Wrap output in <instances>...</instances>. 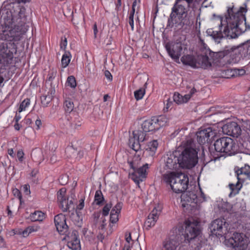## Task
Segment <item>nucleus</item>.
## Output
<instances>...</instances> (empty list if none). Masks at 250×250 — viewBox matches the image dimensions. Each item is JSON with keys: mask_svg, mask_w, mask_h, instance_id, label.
Here are the masks:
<instances>
[{"mask_svg": "<svg viewBox=\"0 0 250 250\" xmlns=\"http://www.w3.org/2000/svg\"><path fill=\"white\" fill-rule=\"evenodd\" d=\"M158 145L157 141L153 140L148 144L147 147L146 148V150L149 151L150 152V154L153 155L157 150Z\"/></svg>", "mask_w": 250, "mask_h": 250, "instance_id": "obj_34", "label": "nucleus"}, {"mask_svg": "<svg viewBox=\"0 0 250 250\" xmlns=\"http://www.w3.org/2000/svg\"><path fill=\"white\" fill-rule=\"evenodd\" d=\"M112 207L111 204H106L104 205L102 210V215L104 216L108 215L109 211Z\"/></svg>", "mask_w": 250, "mask_h": 250, "instance_id": "obj_45", "label": "nucleus"}, {"mask_svg": "<svg viewBox=\"0 0 250 250\" xmlns=\"http://www.w3.org/2000/svg\"><path fill=\"white\" fill-rule=\"evenodd\" d=\"M33 161L40 164L43 160V154L41 150L39 149L33 150L31 154Z\"/></svg>", "mask_w": 250, "mask_h": 250, "instance_id": "obj_30", "label": "nucleus"}, {"mask_svg": "<svg viewBox=\"0 0 250 250\" xmlns=\"http://www.w3.org/2000/svg\"><path fill=\"white\" fill-rule=\"evenodd\" d=\"M66 217L62 213L54 217V223L57 231L61 235H67L68 232V226L66 223Z\"/></svg>", "mask_w": 250, "mask_h": 250, "instance_id": "obj_16", "label": "nucleus"}, {"mask_svg": "<svg viewBox=\"0 0 250 250\" xmlns=\"http://www.w3.org/2000/svg\"><path fill=\"white\" fill-rule=\"evenodd\" d=\"M59 182L61 185H65L68 182V176L66 174L61 175L59 178Z\"/></svg>", "mask_w": 250, "mask_h": 250, "instance_id": "obj_46", "label": "nucleus"}, {"mask_svg": "<svg viewBox=\"0 0 250 250\" xmlns=\"http://www.w3.org/2000/svg\"><path fill=\"white\" fill-rule=\"evenodd\" d=\"M57 70L54 69L50 70L49 72L47 80L48 81H52L56 76Z\"/></svg>", "mask_w": 250, "mask_h": 250, "instance_id": "obj_47", "label": "nucleus"}, {"mask_svg": "<svg viewBox=\"0 0 250 250\" xmlns=\"http://www.w3.org/2000/svg\"><path fill=\"white\" fill-rule=\"evenodd\" d=\"M94 201L97 205L101 206L103 204L104 198L101 190H98L96 191Z\"/></svg>", "mask_w": 250, "mask_h": 250, "instance_id": "obj_33", "label": "nucleus"}, {"mask_svg": "<svg viewBox=\"0 0 250 250\" xmlns=\"http://www.w3.org/2000/svg\"><path fill=\"white\" fill-rule=\"evenodd\" d=\"M66 128L70 132L74 131L81 125V122L79 118L76 117H68L65 121Z\"/></svg>", "mask_w": 250, "mask_h": 250, "instance_id": "obj_25", "label": "nucleus"}, {"mask_svg": "<svg viewBox=\"0 0 250 250\" xmlns=\"http://www.w3.org/2000/svg\"><path fill=\"white\" fill-rule=\"evenodd\" d=\"M196 199L197 196L193 191L183 193L181 195L182 207L186 208V209L190 208L191 207H194V205H191V204H195Z\"/></svg>", "mask_w": 250, "mask_h": 250, "instance_id": "obj_22", "label": "nucleus"}, {"mask_svg": "<svg viewBox=\"0 0 250 250\" xmlns=\"http://www.w3.org/2000/svg\"><path fill=\"white\" fill-rule=\"evenodd\" d=\"M180 1H178V0H176L172 8V13L170 14L168 22L170 21V20H172L173 17H176L175 14H173V13H174L176 15L179 16V19L180 20L179 24L181 26H189L191 24V22L189 18L187 16V11L185 6L182 4H179Z\"/></svg>", "mask_w": 250, "mask_h": 250, "instance_id": "obj_9", "label": "nucleus"}, {"mask_svg": "<svg viewBox=\"0 0 250 250\" xmlns=\"http://www.w3.org/2000/svg\"><path fill=\"white\" fill-rule=\"evenodd\" d=\"M178 155V151H176L170 155H167L165 160V169L173 170L181 167Z\"/></svg>", "mask_w": 250, "mask_h": 250, "instance_id": "obj_21", "label": "nucleus"}, {"mask_svg": "<svg viewBox=\"0 0 250 250\" xmlns=\"http://www.w3.org/2000/svg\"><path fill=\"white\" fill-rule=\"evenodd\" d=\"M26 9L15 3L3 4L0 10V29L2 40L11 41L14 39L12 28L13 26L19 29L23 26L27 21Z\"/></svg>", "mask_w": 250, "mask_h": 250, "instance_id": "obj_2", "label": "nucleus"}, {"mask_svg": "<svg viewBox=\"0 0 250 250\" xmlns=\"http://www.w3.org/2000/svg\"><path fill=\"white\" fill-rule=\"evenodd\" d=\"M30 102L29 99L27 98L24 99L20 104L19 108V112H21L23 110H24L30 104Z\"/></svg>", "mask_w": 250, "mask_h": 250, "instance_id": "obj_42", "label": "nucleus"}, {"mask_svg": "<svg viewBox=\"0 0 250 250\" xmlns=\"http://www.w3.org/2000/svg\"><path fill=\"white\" fill-rule=\"evenodd\" d=\"M156 122L157 125H158L159 129L165 125H166L168 122V119L166 116H159L158 117L155 116Z\"/></svg>", "mask_w": 250, "mask_h": 250, "instance_id": "obj_32", "label": "nucleus"}, {"mask_svg": "<svg viewBox=\"0 0 250 250\" xmlns=\"http://www.w3.org/2000/svg\"><path fill=\"white\" fill-rule=\"evenodd\" d=\"M197 92V90L194 87L191 88L189 93L185 95L186 100L188 101L190 98Z\"/></svg>", "mask_w": 250, "mask_h": 250, "instance_id": "obj_49", "label": "nucleus"}, {"mask_svg": "<svg viewBox=\"0 0 250 250\" xmlns=\"http://www.w3.org/2000/svg\"><path fill=\"white\" fill-rule=\"evenodd\" d=\"M24 153L22 150H19L17 152V157L19 159V160L21 162L22 161V159L23 157Z\"/></svg>", "mask_w": 250, "mask_h": 250, "instance_id": "obj_56", "label": "nucleus"}, {"mask_svg": "<svg viewBox=\"0 0 250 250\" xmlns=\"http://www.w3.org/2000/svg\"><path fill=\"white\" fill-rule=\"evenodd\" d=\"M228 225L224 218H218L212 222L210 229L213 234L222 236L228 232Z\"/></svg>", "mask_w": 250, "mask_h": 250, "instance_id": "obj_12", "label": "nucleus"}, {"mask_svg": "<svg viewBox=\"0 0 250 250\" xmlns=\"http://www.w3.org/2000/svg\"><path fill=\"white\" fill-rule=\"evenodd\" d=\"M167 105L166 106L164 107V112H167L168 111V108L170 107V106L172 105V101L170 100V98H168L167 100Z\"/></svg>", "mask_w": 250, "mask_h": 250, "instance_id": "obj_54", "label": "nucleus"}, {"mask_svg": "<svg viewBox=\"0 0 250 250\" xmlns=\"http://www.w3.org/2000/svg\"><path fill=\"white\" fill-rule=\"evenodd\" d=\"M199 233L200 230L197 223L191 222L188 220L185 221V230L184 234L185 240L190 242L194 240Z\"/></svg>", "mask_w": 250, "mask_h": 250, "instance_id": "obj_14", "label": "nucleus"}, {"mask_svg": "<svg viewBox=\"0 0 250 250\" xmlns=\"http://www.w3.org/2000/svg\"><path fill=\"white\" fill-rule=\"evenodd\" d=\"M181 61L184 64L188 65L193 68H196V58L192 55H184L181 58Z\"/></svg>", "mask_w": 250, "mask_h": 250, "instance_id": "obj_28", "label": "nucleus"}, {"mask_svg": "<svg viewBox=\"0 0 250 250\" xmlns=\"http://www.w3.org/2000/svg\"><path fill=\"white\" fill-rule=\"evenodd\" d=\"M141 3V0H134L132 7H135L136 8V15L138 14L139 8H140V4Z\"/></svg>", "mask_w": 250, "mask_h": 250, "instance_id": "obj_50", "label": "nucleus"}, {"mask_svg": "<svg viewBox=\"0 0 250 250\" xmlns=\"http://www.w3.org/2000/svg\"><path fill=\"white\" fill-rule=\"evenodd\" d=\"M161 212V209H158L155 207L147 216V218L145 222V225L147 229L154 226L158 219L159 215Z\"/></svg>", "mask_w": 250, "mask_h": 250, "instance_id": "obj_23", "label": "nucleus"}, {"mask_svg": "<svg viewBox=\"0 0 250 250\" xmlns=\"http://www.w3.org/2000/svg\"><path fill=\"white\" fill-rule=\"evenodd\" d=\"M229 241L235 250H245L248 246L247 237L242 233L234 232Z\"/></svg>", "mask_w": 250, "mask_h": 250, "instance_id": "obj_13", "label": "nucleus"}, {"mask_svg": "<svg viewBox=\"0 0 250 250\" xmlns=\"http://www.w3.org/2000/svg\"><path fill=\"white\" fill-rule=\"evenodd\" d=\"M45 218V214L41 211H35L30 215V219L33 222L42 221Z\"/></svg>", "mask_w": 250, "mask_h": 250, "instance_id": "obj_29", "label": "nucleus"}, {"mask_svg": "<svg viewBox=\"0 0 250 250\" xmlns=\"http://www.w3.org/2000/svg\"><path fill=\"white\" fill-rule=\"evenodd\" d=\"M227 53L226 51H220L214 52L211 51L209 49L206 50L205 55H199L196 58V68H202L206 69L210 67L211 65L210 61H214L218 58H222Z\"/></svg>", "mask_w": 250, "mask_h": 250, "instance_id": "obj_8", "label": "nucleus"}, {"mask_svg": "<svg viewBox=\"0 0 250 250\" xmlns=\"http://www.w3.org/2000/svg\"><path fill=\"white\" fill-rule=\"evenodd\" d=\"M146 83L144 84V87H142L134 92V97L138 101L143 98L146 92L145 87H146Z\"/></svg>", "mask_w": 250, "mask_h": 250, "instance_id": "obj_38", "label": "nucleus"}, {"mask_svg": "<svg viewBox=\"0 0 250 250\" xmlns=\"http://www.w3.org/2000/svg\"><path fill=\"white\" fill-rule=\"evenodd\" d=\"M11 41L0 43V75L4 73L12 63L13 52L16 51V48L15 44Z\"/></svg>", "mask_w": 250, "mask_h": 250, "instance_id": "obj_6", "label": "nucleus"}, {"mask_svg": "<svg viewBox=\"0 0 250 250\" xmlns=\"http://www.w3.org/2000/svg\"><path fill=\"white\" fill-rule=\"evenodd\" d=\"M52 99V96L49 94L47 95H43L41 97V103L44 107L47 106Z\"/></svg>", "mask_w": 250, "mask_h": 250, "instance_id": "obj_39", "label": "nucleus"}, {"mask_svg": "<svg viewBox=\"0 0 250 250\" xmlns=\"http://www.w3.org/2000/svg\"><path fill=\"white\" fill-rule=\"evenodd\" d=\"M66 189L64 188H62L57 192L58 201L62 200L66 198L65 196Z\"/></svg>", "mask_w": 250, "mask_h": 250, "instance_id": "obj_44", "label": "nucleus"}, {"mask_svg": "<svg viewBox=\"0 0 250 250\" xmlns=\"http://www.w3.org/2000/svg\"><path fill=\"white\" fill-rule=\"evenodd\" d=\"M133 137H130L128 145L131 148L137 152L143 147V143L146 140V132L141 130L133 131Z\"/></svg>", "mask_w": 250, "mask_h": 250, "instance_id": "obj_11", "label": "nucleus"}, {"mask_svg": "<svg viewBox=\"0 0 250 250\" xmlns=\"http://www.w3.org/2000/svg\"><path fill=\"white\" fill-rule=\"evenodd\" d=\"M246 12V8L243 7H240L239 9L234 6L229 8L225 15L227 25L223 32L221 30L214 31L210 28L207 30V34L217 43H220L221 40L225 38L229 39L237 38L247 30H250V25L246 22L245 15Z\"/></svg>", "mask_w": 250, "mask_h": 250, "instance_id": "obj_1", "label": "nucleus"}, {"mask_svg": "<svg viewBox=\"0 0 250 250\" xmlns=\"http://www.w3.org/2000/svg\"><path fill=\"white\" fill-rule=\"evenodd\" d=\"M84 197L81 198L79 201V205L77 206L76 213L78 216L79 215V212L77 211V210H82L84 206Z\"/></svg>", "mask_w": 250, "mask_h": 250, "instance_id": "obj_48", "label": "nucleus"}, {"mask_svg": "<svg viewBox=\"0 0 250 250\" xmlns=\"http://www.w3.org/2000/svg\"><path fill=\"white\" fill-rule=\"evenodd\" d=\"M67 44V39L65 37H64V39L63 38H62V41L60 43V47L62 49L65 50Z\"/></svg>", "mask_w": 250, "mask_h": 250, "instance_id": "obj_52", "label": "nucleus"}, {"mask_svg": "<svg viewBox=\"0 0 250 250\" xmlns=\"http://www.w3.org/2000/svg\"><path fill=\"white\" fill-rule=\"evenodd\" d=\"M23 190H24V192L26 194H30V191L29 190V185H24L23 187Z\"/></svg>", "mask_w": 250, "mask_h": 250, "instance_id": "obj_60", "label": "nucleus"}, {"mask_svg": "<svg viewBox=\"0 0 250 250\" xmlns=\"http://www.w3.org/2000/svg\"><path fill=\"white\" fill-rule=\"evenodd\" d=\"M58 202L60 203V207L62 208V211H67L69 208L70 206L73 204L72 200H68V198H65L62 200H59Z\"/></svg>", "mask_w": 250, "mask_h": 250, "instance_id": "obj_31", "label": "nucleus"}, {"mask_svg": "<svg viewBox=\"0 0 250 250\" xmlns=\"http://www.w3.org/2000/svg\"><path fill=\"white\" fill-rule=\"evenodd\" d=\"M246 47L247 49H245V47H239L237 48H234V49H232V48H231L230 50L225 49L223 51H227V53H226V54L223 57V58L225 57L226 56H227L228 55H229L230 59L229 60H228V62L229 63H237L240 61L241 58L242 57V55L241 54V51L242 49L244 50L247 49V55H249L250 56V44L248 47L246 45Z\"/></svg>", "mask_w": 250, "mask_h": 250, "instance_id": "obj_15", "label": "nucleus"}, {"mask_svg": "<svg viewBox=\"0 0 250 250\" xmlns=\"http://www.w3.org/2000/svg\"><path fill=\"white\" fill-rule=\"evenodd\" d=\"M122 207L123 203L119 202L111 209L110 215V221L111 223L114 224L118 221V216L121 212Z\"/></svg>", "mask_w": 250, "mask_h": 250, "instance_id": "obj_27", "label": "nucleus"}, {"mask_svg": "<svg viewBox=\"0 0 250 250\" xmlns=\"http://www.w3.org/2000/svg\"><path fill=\"white\" fill-rule=\"evenodd\" d=\"M71 58V55L70 52H65L62 55L61 60L62 66L63 68H65L68 65L70 62Z\"/></svg>", "mask_w": 250, "mask_h": 250, "instance_id": "obj_35", "label": "nucleus"}, {"mask_svg": "<svg viewBox=\"0 0 250 250\" xmlns=\"http://www.w3.org/2000/svg\"><path fill=\"white\" fill-rule=\"evenodd\" d=\"M223 208L224 209V211L229 212L231 211L232 207L231 204L229 203H226L223 205Z\"/></svg>", "mask_w": 250, "mask_h": 250, "instance_id": "obj_53", "label": "nucleus"}, {"mask_svg": "<svg viewBox=\"0 0 250 250\" xmlns=\"http://www.w3.org/2000/svg\"><path fill=\"white\" fill-rule=\"evenodd\" d=\"M27 229L29 233H31V232L34 231H36L37 230V228H35L34 227H28L27 228Z\"/></svg>", "mask_w": 250, "mask_h": 250, "instance_id": "obj_62", "label": "nucleus"}, {"mask_svg": "<svg viewBox=\"0 0 250 250\" xmlns=\"http://www.w3.org/2000/svg\"><path fill=\"white\" fill-rule=\"evenodd\" d=\"M101 215V212L97 211L94 212L92 215L93 217L94 222L95 224H97L98 222V219H99Z\"/></svg>", "mask_w": 250, "mask_h": 250, "instance_id": "obj_51", "label": "nucleus"}, {"mask_svg": "<svg viewBox=\"0 0 250 250\" xmlns=\"http://www.w3.org/2000/svg\"><path fill=\"white\" fill-rule=\"evenodd\" d=\"M68 85L71 88H74L77 85L75 78L73 76L68 77L66 81Z\"/></svg>", "mask_w": 250, "mask_h": 250, "instance_id": "obj_43", "label": "nucleus"}, {"mask_svg": "<svg viewBox=\"0 0 250 250\" xmlns=\"http://www.w3.org/2000/svg\"><path fill=\"white\" fill-rule=\"evenodd\" d=\"M57 161V157L55 154H53L50 159V162L52 164H54Z\"/></svg>", "mask_w": 250, "mask_h": 250, "instance_id": "obj_57", "label": "nucleus"}, {"mask_svg": "<svg viewBox=\"0 0 250 250\" xmlns=\"http://www.w3.org/2000/svg\"><path fill=\"white\" fill-rule=\"evenodd\" d=\"M101 219H102V223L101 224V225H100L99 228L101 229H104V227H105V226L106 225V224L105 223L106 220H105V219L104 217H102Z\"/></svg>", "mask_w": 250, "mask_h": 250, "instance_id": "obj_58", "label": "nucleus"}, {"mask_svg": "<svg viewBox=\"0 0 250 250\" xmlns=\"http://www.w3.org/2000/svg\"><path fill=\"white\" fill-rule=\"evenodd\" d=\"M93 30H94V37L96 38V35H97V33H98V29H97V25L96 23H95L94 24Z\"/></svg>", "mask_w": 250, "mask_h": 250, "instance_id": "obj_64", "label": "nucleus"}, {"mask_svg": "<svg viewBox=\"0 0 250 250\" xmlns=\"http://www.w3.org/2000/svg\"><path fill=\"white\" fill-rule=\"evenodd\" d=\"M163 181L170 185L175 193L185 192L188 186V175L182 172H170L163 175Z\"/></svg>", "mask_w": 250, "mask_h": 250, "instance_id": "obj_4", "label": "nucleus"}, {"mask_svg": "<svg viewBox=\"0 0 250 250\" xmlns=\"http://www.w3.org/2000/svg\"><path fill=\"white\" fill-rule=\"evenodd\" d=\"M78 232L73 230L71 233H68L65 235L63 239L67 240V246L72 250H80L81 245L78 237Z\"/></svg>", "mask_w": 250, "mask_h": 250, "instance_id": "obj_20", "label": "nucleus"}, {"mask_svg": "<svg viewBox=\"0 0 250 250\" xmlns=\"http://www.w3.org/2000/svg\"><path fill=\"white\" fill-rule=\"evenodd\" d=\"M65 152L67 157L76 160H80L83 156V150L81 149L78 150L73 146H68L65 149Z\"/></svg>", "mask_w": 250, "mask_h": 250, "instance_id": "obj_24", "label": "nucleus"}, {"mask_svg": "<svg viewBox=\"0 0 250 250\" xmlns=\"http://www.w3.org/2000/svg\"><path fill=\"white\" fill-rule=\"evenodd\" d=\"M176 249L174 242L169 240L164 242L162 250H176Z\"/></svg>", "mask_w": 250, "mask_h": 250, "instance_id": "obj_40", "label": "nucleus"}, {"mask_svg": "<svg viewBox=\"0 0 250 250\" xmlns=\"http://www.w3.org/2000/svg\"><path fill=\"white\" fill-rule=\"evenodd\" d=\"M104 76L109 81L112 80V76L108 70H105L104 71Z\"/></svg>", "mask_w": 250, "mask_h": 250, "instance_id": "obj_55", "label": "nucleus"}, {"mask_svg": "<svg viewBox=\"0 0 250 250\" xmlns=\"http://www.w3.org/2000/svg\"><path fill=\"white\" fill-rule=\"evenodd\" d=\"M224 133L233 137H238L241 134V129L236 122H231L227 123L222 127Z\"/></svg>", "mask_w": 250, "mask_h": 250, "instance_id": "obj_19", "label": "nucleus"}, {"mask_svg": "<svg viewBox=\"0 0 250 250\" xmlns=\"http://www.w3.org/2000/svg\"><path fill=\"white\" fill-rule=\"evenodd\" d=\"M193 141L191 139L187 141L184 144V149L181 153L178 151V158L181 167L191 168L198 162L197 152L192 147Z\"/></svg>", "mask_w": 250, "mask_h": 250, "instance_id": "obj_5", "label": "nucleus"}, {"mask_svg": "<svg viewBox=\"0 0 250 250\" xmlns=\"http://www.w3.org/2000/svg\"><path fill=\"white\" fill-rule=\"evenodd\" d=\"M216 133L211 128L208 127L202 129L197 132V140L200 144L209 143L212 138L215 136Z\"/></svg>", "mask_w": 250, "mask_h": 250, "instance_id": "obj_17", "label": "nucleus"}, {"mask_svg": "<svg viewBox=\"0 0 250 250\" xmlns=\"http://www.w3.org/2000/svg\"><path fill=\"white\" fill-rule=\"evenodd\" d=\"M136 11V8L132 7L131 10L130 11L128 17V23L131 27L132 31L134 30V16Z\"/></svg>", "mask_w": 250, "mask_h": 250, "instance_id": "obj_41", "label": "nucleus"}, {"mask_svg": "<svg viewBox=\"0 0 250 250\" xmlns=\"http://www.w3.org/2000/svg\"><path fill=\"white\" fill-rule=\"evenodd\" d=\"M238 181L236 184H229V187L231 192L229 197H231L237 194L242 187V183L246 180H250V167L245 165L244 167L235 171Z\"/></svg>", "mask_w": 250, "mask_h": 250, "instance_id": "obj_7", "label": "nucleus"}, {"mask_svg": "<svg viewBox=\"0 0 250 250\" xmlns=\"http://www.w3.org/2000/svg\"><path fill=\"white\" fill-rule=\"evenodd\" d=\"M35 125L37 126L36 129H39L40 128V126L42 125V122L41 120L39 119H38L35 121Z\"/></svg>", "mask_w": 250, "mask_h": 250, "instance_id": "obj_61", "label": "nucleus"}, {"mask_svg": "<svg viewBox=\"0 0 250 250\" xmlns=\"http://www.w3.org/2000/svg\"><path fill=\"white\" fill-rule=\"evenodd\" d=\"M29 232L27 230V229L26 228L24 230L22 231L21 234L23 237H25L29 235Z\"/></svg>", "mask_w": 250, "mask_h": 250, "instance_id": "obj_63", "label": "nucleus"}, {"mask_svg": "<svg viewBox=\"0 0 250 250\" xmlns=\"http://www.w3.org/2000/svg\"><path fill=\"white\" fill-rule=\"evenodd\" d=\"M143 130L145 132L155 131L159 130L155 118L152 117L149 120L145 121L142 124Z\"/></svg>", "mask_w": 250, "mask_h": 250, "instance_id": "obj_26", "label": "nucleus"}, {"mask_svg": "<svg viewBox=\"0 0 250 250\" xmlns=\"http://www.w3.org/2000/svg\"><path fill=\"white\" fill-rule=\"evenodd\" d=\"M236 73L238 75H243L245 73V70L243 69H235Z\"/></svg>", "mask_w": 250, "mask_h": 250, "instance_id": "obj_59", "label": "nucleus"}, {"mask_svg": "<svg viewBox=\"0 0 250 250\" xmlns=\"http://www.w3.org/2000/svg\"><path fill=\"white\" fill-rule=\"evenodd\" d=\"M63 107L66 112L70 113L74 109L73 102L69 98L66 99L64 102Z\"/></svg>", "mask_w": 250, "mask_h": 250, "instance_id": "obj_36", "label": "nucleus"}, {"mask_svg": "<svg viewBox=\"0 0 250 250\" xmlns=\"http://www.w3.org/2000/svg\"><path fill=\"white\" fill-rule=\"evenodd\" d=\"M129 167L133 170V172L131 174V179L139 185L140 182H143L146 177L147 169H148V165L146 164L142 167L137 168L135 161H128Z\"/></svg>", "mask_w": 250, "mask_h": 250, "instance_id": "obj_10", "label": "nucleus"}, {"mask_svg": "<svg viewBox=\"0 0 250 250\" xmlns=\"http://www.w3.org/2000/svg\"><path fill=\"white\" fill-rule=\"evenodd\" d=\"M213 146L214 150H211L209 148V151L214 160L224 155H233L238 151V146L235 142L228 137L218 139L215 141Z\"/></svg>", "mask_w": 250, "mask_h": 250, "instance_id": "obj_3", "label": "nucleus"}, {"mask_svg": "<svg viewBox=\"0 0 250 250\" xmlns=\"http://www.w3.org/2000/svg\"><path fill=\"white\" fill-rule=\"evenodd\" d=\"M173 100L177 104H181L187 103L188 100H186L185 95L184 96L180 95L178 93H175L173 96Z\"/></svg>", "mask_w": 250, "mask_h": 250, "instance_id": "obj_37", "label": "nucleus"}, {"mask_svg": "<svg viewBox=\"0 0 250 250\" xmlns=\"http://www.w3.org/2000/svg\"><path fill=\"white\" fill-rule=\"evenodd\" d=\"M165 47L168 54L172 59L174 60L179 59L182 51L181 42H167L166 44Z\"/></svg>", "mask_w": 250, "mask_h": 250, "instance_id": "obj_18", "label": "nucleus"}]
</instances>
